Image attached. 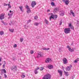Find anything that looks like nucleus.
Here are the masks:
<instances>
[{"label":"nucleus","mask_w":79,"mask_h":79,"mask_svg":"<svg viewBox=\"0 0 79 79\" xmlns=\"http://www.w3.org/2000/svg\"><path fill=\"white\" fill-rule=\"evenodd\" d=\"M64 71L65 74L66 76L68 77L69 76V73L68 72H66L64 70Z\"/></svg>","instance_id":"nucleus-15"},{"label":"nucleus","mask_w":79,"mask_h":79,"mask_svg":"<svg viewBox=\"0 0 79 79\" xmlns=\"http://www.w3.org/2000/svg\"><path fill=\"white\" fill-rule=\"evenodd\" d=\"M9 9V8H7V11H8V10Z\"/></svg>","instance_id":"nucleus-60"},{"label":"nucleus","mask_w":79,"mask_h":79,"mask_svg":"<svg viewBox=\"0 0 79 79\" xmlns=\"http://www.w3.org/2000/svg\"><path fill=\"white\" fill-rule=\"evenodd\" d=\"M9 25H10V26H11V24H10V23L9 24Z\"/></svg>","instance_id":"nucleus-62"},{"label":"nucleus","mask_w":79,"mask_h":79,"mask_svg":"<svg viewBox=\"0 0 79 79\" xmlns=\"http://www.w3.org/2000/svg\"><path fill=\"white\" fill-rule=\"evenodd\" d=\"M4 76L5 78H6V77H7V76L6 75V74H4Z\"/></svg>","instance_id":"nucleus-40"},{"label":"nucleus","mask_w":79,"mask_h":79,"mask_svg":"<svg viewBox=\"0 0 79 79\" xmlns=\"http://www.w3.org/2000/svg\"><path fill=\"white\" fill-rule=\"evenodd\" d=\"M65 69L66 71H70V70L71 69H70L69 67L68 66L67 67L65 68Z\"/></svg>","instance_id":"nucleus-17"},{"label":"nucleus","mask_w":79,"mask_h":79,"mask_svg":"<svg viewBox=\"0 0 79 79\" xmlns=\"http://www.w3.org/2000/svg\"><path fill=\"white\" fill-rule=\"evenodd\" d=\"M23 7L22 6H19V8L20 9L21 11H23V10H22V9H23Z\"/></svg>","instance_id":"nucleus-27"},{"label":"nucleus","mask_w":79,"mask_h":79,"mask_svg":"<svg viewBox=\"0 0 79 79\" xmlns=\"http://www.w3.org/2000/svg\"><path fill=\"white\" fill-rule=\"evenodd\" d=\"M1 65H2V63H0V66H1Z\"/></svg>","instance_id":"nucleus-59"},{"label":"nucleus","mask_w":79,"mask_h":79,"mask_svg":"<svg viewBox=\"0 0 79 79\" xmlns=\"http://www.w3.org/2000/svg\"><path fill=\"white\" fill-rule=\"evenodd\" d=\"M23 40H24V39L23 38H20V41L21 42H22L23 41Z\"/></svg>","instance_id":"nucleus-35"},{"label":"nucleus","mask_w":79,"mask_h":79,"mask_svg":"<svg viewBox=\"0 0 79 79\" xmlns=\"http://www.w3.org/2000/svg\"><path fill=\"white\" fill-rule=\"evenodd\" d=\"M13 60L14 61H15V57H13Z\"/></svg>","instance_id":"nucleus-44"},{"label":"nucleus","mask_w":79,"mask_h":79,"mask_svg":"<svg viewBox=\"0 0 79 79\" xmlns=\"http://www.w3.org/2000/svg\"><path fill=\"white\" fill-rule=\"evenodd\" d=\"M11 69L13 71H16V70H17V67L16 66H13L11 68Z\"/></svg>","instance_id":"nucleus-6"},{"label":"nucleus","mask_w":79,"mask_h":79,"mask_svg":"<svg viewBox=\"0 0 79 79\" xmlns=\"http://www.w3.org/2000/svg\"><path fill=\"white\" fill-rule=\"evenodd\" d=\"M8 8H11V6L10 5V4H8Z\"/></svg>","instance_id":"nucleus-28"},{"label":"nucleus","mask_w":79,"mask_h":79,"mask_svg":"<svg viewBox=\"0 0 79 79\" xmlns=\"http://www.w3.org/2000/svg\"><path fill=\"white\" fill-rule=\"evenodd\" d=\"M4 64L3 65V68H5V64H6V62L5 61H4Z\"/></svg>","instance_id":"nucleus-26"},{"label":"nucleus","mask_w":79,"mask_h":79,"mask_svg":"<svg viewBox=\"0 0 79 79\" xmlns=\"http://www.w3.org/2000/svg\"><path fill=\"white\" fill-rule=\"evenodd\" d=\"M62 48H59V52H62Z\"/></svg>","instance_id":"nucleus-24"},{"label":"nucleus","mask_w":79,"mask_h":79,"mask_svg":"<svg viewBox=\"0 0 79 79\" xmlns=\"http://www.w3.org/2000/svg\"><path fill=\"white\" fill-rule=\"evenodd\" d=\"M0 79H1V76H0Z\"/></svg>","instance_id":"nucleus-63"},{"label":"nucleus","mask_w":79,"mask_h":79,"mask_svg":"<svg viewBox=\"0 0 79 79\" xmlns=\"http://www.w3.org/2000/svg\"><path fill=\"white\" fill-rule=\"evenodd\" d=\"M36 38H37V39H39V36H37V37H36Z\"/></svg>","instance_id":"nucleus-55"},{"label":"nucleus","mask_w":79,"mask_h":79,"mask_svg":"<svg viewBox=\"0 0 79 79\" xmlns=\"http://www.w3.org/2000/svg\"><path fill=\"white\" fill-rule=\"evenodd\" d=\"M31 21V20H29L27 21V24L29 23H30Z\"/></svg>","instance_id":"nucleus-38"},{"label":"nucleus","mask_w":79,"mask_h":79,"mask_svg":"<svg viewBox=\"0 0 79 79\" xmlns=\"http://www.w3.org/2000/svg\"><path fill=\"white\" fill-rule=\"evenodd\" d=\"M1 22L2 23H3L4 26H6L7 25H8V24L7 23L4 22V21H1Z\"/></svg>","instance_id":"nucleus-16"},{"label":"nucleus","mask_w":79,"mask_h":79,"mask_svg":"<svg viewBox=\"0 0 79 79\" xmlns=\"http://www.w3.org/2000/svg\"><path fill=\"white\" fill-rule=\"evenodd\" d=\"M58 72L60 74V77H61L62 76V75L63 74V71L61 70L60 69L58 70Z\"/></svg>","instance_id":"nucleus-7"},{"label":"nucleus","mask_w":79,"mask_h":79,"mask_svg":"<svg viewBox=\"0 0 79 79\" xmlns=\"http://www.w3.org/2000/svg\"><path fill=\"white\" fill-rule=\"evenodd\" d=\"M49 11H50V10H47V12H49Z\"/></svg>","instance_id":"nucleus-56"},{"label":"nucleus","mask_w":79,"mask_h":79,"mask_svg":"<svg viewBox=\"0 0 79 79\" xmlns=\"http://www.w3.org/2000/svg\"><path fill=\"white\" fill-rule=\"evenodd\" d=\"M60 16H64V12L63 10L60 11Z\"/></svg>","instance_id":"nucleus-10"},{"label":"nucleus","mask_w":79,"mask_h":79,"mask_svg":"<svg viewBox=\"0 0 79 79\" xmlns=\"http://www.w3.org/2000/svg\"><path fill=\"white\" fill-rule=\"evenodd\" d=\"M55 0H52V1H54Z\"/></svg>","instance_id":"nucleus-61"},{"label":"nucleus","mask_w":79,"mask_h":79,"mask_svg":"<svg viewBox=\"0 0 79 79\" xmlns=\"http://www.w3.org/2000/svg\"><path fill=\"white\" fill-rule=\"evenodd\" d=\"M40 69V68L39 67H38L37 69H36V70H38V69Z\"/></svg>","instance_id":"nucleus-46"},{"label":"nucleus","mask_w":79,"mask_h":79,"mask_svg":"<svg viewBox=\"0 0 79 79\" xmlns=\"http://www.w3.org/2000/svg\"><path fill=\"white\" fill-rule=\"evenodd\" d=\"M51 4L52 6H55V3H54V2H51Z\"/></svg>","instance_id":"nucleus-29"},{"label":"nucleus","mask_w":79,"mask_h":79,"mask_svg":"<svg viewBox=\"0 0 79 79\" xmlns=\"http://www.w3.org/2000/svg\"><path fill=\"white\" fill-rule=\"evenodd\" d=\"M37 18H38V17H37V16H36L34 17L35 19H37Z\"/></svg>","instance_id":"nucleus-37"},{"label":"nucleus","mask_w":79,"mask_h":79,"mask_svg":"<svg viewBox=\"0 0 79 79\" xmlns=\"http://www.w3.org/2000/svg\"><path fill=\"white\" fill-rule=\"evenodd\" d=\"M65 4L67 5H68L69 3V0H66L65 2Z\"/></svg>","instance_id":"nucleus-18"},{"label":"nucleus","mask_w":79,"mask_h":79,"mask_svg":"<svg viewBox=\"0 0 79 79\" xmlns=\"http://www.w3.org/2000/svg\"><path fill=\"white\" fill-rule=\"evenodd\" d=\"M31 54H33L34 53V51L33 50H31L30 51Z\"/></svg>","instance_id":"nucleus-36"},{"label":"nucleus","mask_w":79,"mask_h":79,"mask_svg":"<svg viewBox=\"0 0 79 79\" xmlns=\"http://www.w3.org/2000/svg\"><path fill=\"white\" fill-rule=\"evenodd\" d=\"M62 1L64 2H66V0H62Z\"/></svg>","instance_id":"nucleus-54"},{"label":"nucleus","mask_w":79,"mask_h":79,"mask_svg":"<svg viewBox=\"0 0 79 79\" xmlns=\"http://www.w3.org/2000/svg\"><path fill=\"white\" fill-rule=\"evenodd\" d=\"M21 77H22L23 78H24V77H26V76H25V75H24L22 74L21 76Z\"/></svg>","instance_id":"nucleus-33"},{"label":"nucleus","mask_w":79,"mask_h":79,"mask_svg":"<svg viewBox=\"0 0 79 79\" xmlns=\"http://www.w3.org/2000/svg\"><path fill=\"white\" fill-rule=\"evenodd\" d=\"M38 56H37V58H40V57H41L42 56V52H38Z\"/></svg>","instance_id":"nucleus-8"},{"label":"nucleus","mask_w":79,"mask_h":79,"mask_svg":"<svg viewBox=\"0 0 79 79\" xmlns=\"http://www.w3.org/2000/svg\"><path fill=\"white\" fill-rule=\"evenodd\" d=\"M9 12H10V13H12V11H11V10H10Z\"/></svg>","instance_id":"nucleus-52"},{"label":"nucleus","mask_w":79,"mask_h":79,"mask_svg":"<svg viewBox=\"0 0 79 79\" xmlns=\"http://www.w3.org/2000/svg\"><path fill=\"white\" fill-rule=\"evenodd\" d=\"M78 24L79 25V23H78Z\"/></svg>","instance_id":"nucleus-64"},{"label":"nucleus","mask_w":79,"mask_h":79,"mask_svg":"<svg viewBox=\"0 0 79 79\" xmlns=\"http://www.w3.org/2000/svg\"><path fill=\"white\" fill-rule=\"evenodd\" d=\"M35 5H36V2L35 1L32 2L31 5V6L32 8H34V7L35 6Z\"/></svg>","instance_id":"nucleus-5"},{"label":"nucleus","mask_w":79,"mask_h":79,"mask_svg":"<svg viewBox=\"0 0 79 79\" xmlns=\"http://www.w3.org/2000/svg\"><path fill=\"white\" fill-rule=\"evenodd\" d=\"M35 74H37L38 73V72H37V69H35Z\"/></svg>","instance_id":"nucleus-32"},{"label":"nucleus","mask_w":79,"mask_h":79,"mask_svg":"<svg viewBox=\"0 0 79 79\" xmlns=\"http://www.w3.org/2000/svg\"><path fill=\"white\" fill-rule=\"evenodd\" d=\"M10 31L11 32H13L14 31V29H9Z\"/></svg>","instance_id":"nucleus-30"},{"label":"nucleus","mask_w":79,"mask_h":79,"mask_svg":"<svg viewBox=\"0 0 79 79\" xmlns=\"http://www.w3.org/2000/svg\"><path fill=\"white\" fill-rule=\"evenodd\" d=\"M70 13H71V14H72V15L73 16H74H74H75V14L74 13V12H73V11L72 10H71L70 11Z\"/></svg>","instance_id":"nucleus-20"},{"label":"nucleus","mask_w":79,"mask_h":79,"mask_svg":"<svg viewBox=\"0 0 79 79\" xmlns=\"http://www.w3.org/2000/svg\"><path fill=\"white\" fill-rule=\"evenodd\" d=\"M44 69V67H41L40 69V71H42V70H43Z\"/></svg>","instance_id":"nucleus-31"},{"label":"nucleus","mask_w":79,"mask_h":79,"mask_svg":"<svg viewBox=\"0 0 79 79\" xmlns=\"http://www.w3.org/2000/svg\"><path fill=\"white\" fill-rule=\"evenodd\" d=\"M1 74L2 75H3V72H2V71H1Z\"/></svg>","instance_id":"nucleus-53"},{"label":"nucleus","mask_w":79,"mask_h":79,"mask_svg":"<svg viewBox=\"0 0 79 79\" xmlns=\"http://www.w3.org/2000/svg\"><path fill=\"white\" fill-rule=\"evenodd\" d=\"M73 45V43L71 44V45Z\"/></svg>","instance_id":"nucleus-58"},{"label":"nucleus","mask_w":79,"mask_h":79,"mask_svg":"<svg viewBox=\"0 0 79 79\" xmlns=\"http://www.w3.org/2000/svg\"><path fill=\"white\" fill-rule=\"evenodd\" d=\"M62 69H63V70H64V67L62 66Z\"/></svg>","instance_id":"nucleus-50"},{"label":"nucleus","mask_w":79,"mask_h":79,"mask_svg":"<svg viewBox=\"0 0 79 79\" xmlns=\"http://www.w3.org/2000/svg\"><path fill=\"white\" fill-rule=\"evenodd\" d=\"M77 60H74V63H77Z\"/></svg>","instance_id":"nucleus-45"},{"label":"nucleus","mask_w":79,"mask_h":79,"mask_svg":"<svg viewBox=\"0 0 79 79\" xmlns=\"http://www.w3.org/2000/svg\"><path fill=\"white\" fill-rule=\"evenodd\" d=\"M51 59L49 58H48L46 60L45 62L46 63H49V62L50 61H51Z\"/></svg>","instance_id":"nucleus-12"},{"label":"nucleus","mask_w":79,"mask_h":79,"mask_svg":"<svg viewBox=\"0 0 79 79\" xmlns=\"http://www.w3.org/2000/svg\"><path fill=\"white\" fill-rule=\"evenodd\" d=\"M76 60H77V61H79V58H77V59H76Z\"/></svg>","instance_id":"nucleus-47"},{"label":"nucleus","mask_w":79,"mask_h":79,"mask_svg":"<svg viewBox=\"0 0 79 79\" xmlns=\"http://www.w3.org/2000/svg\"><path fill=\"white\" fill-rule=\"evenodd\" d=\"M72 79H74V77L73 76H72Z\"/></svg>","instance_id":"nucleus-51"},{"label":"nucleus","mask_w":79,"mask_h":79,"mask_svg":"<svg viewBox=\"0 0 79 79\" xmlns=\"http://www.w3.org/2000/svg\"><path fill=\"white\" fill-rule=\"evenodd\" d=\"M63 62L64 64H67L68 60L66 58H64L63 60Z\"/></svg>","instance_id":"nucleus-9"},{"label":"nucleus","mask_w":79,"mask_h":79,"mask_svg":"<svg viewBox=\"0 0 79 79\" xmlns=\"http://www.w3.org/2000/svg\"><path fill=\"white\" fill-rule=\"evenodd\" d=\"M59 10V9L58 8H55L54 10V11L56 13L57 11H58Z\"/></svg>","instance_id":"nucleus-19"},{"label":"nucleus","mask_w":79,"mask_h":79,"mask_svg":"<svg viewBox=\"0 0 79 79\" xmlns=\"http://www.w3.org/2000/svg\"><path fill=\"white\" fill-rule=\"evenodd\" d=\"M70 68H72V65L71 64L70 65Z\"/></svg>","instance_id":"nucleus-49"},{"label":"nucleus","mask_w":79,"mask_h":79,"mask_svg":"<svg viewBox=\"0 0 79 79\" xmlns=\"http://www.w3.org/2000/svg\"><path fill=\"white\" fill-rule=\"evenodd\" d=\"M16 47H17V45L16 44H15L14 45V48H16Z\"/></svg>","instance_id":"nucleus-39"},{"label":"nucleus","mask_w":79,"mask_h":79,"mask_svg":"<svg viewBox=\"0 0 79 79\" xmlns=\"http://www.w3.org/2000/svg\"><path fill=\"white\" fill-rule=\"evenodd\" d=\"M43 50H50V48H48L47 49L45 48H44L43 49Z\"/></svg>","instance_id":"nucleus-25"},{"label":"nucleus","mask_w":79,"mask_h":79,"mask_svg":"<svg viewBox=\"0 0 79 79\" xmlns=\"http://www.w3.org/2000/svg\"><path fill=\"white\" fill-rule=\"evenodd\" d=\"M51 16L49 17L50 21H51V20L52 19H55V17L54 16L55 15H53V13H51Z\"/></svg>","instance_id":"nucleus-4"},{"label":"nucleus","mask_w":79,"mask_h":79,"mask_svg":"<svg viewBox=\"0 0 79 79\" xmlns=\"http://www.w3.org/2000/svg\"><path fill=\"white\" fill-rule=\"evenodd\" d=\"M48 69H52L53 68V66L52 65H48Z\"/></svg>","instance_id":"nucleus-13"},{"label":"nucleus","mask_w":79,"mask_h":79,"mask_svg":"<svg viewBox=\"0 0 79 79\" xmlns=\"http://www.w3.org/2000/svg\"><path fill=\"white\" fill-rule=\"evenodd\" d=\"M0 61H2V59H1V58H0Z\"/></svg>","instance_id":"nucleus-57"},{"label":"nucleus","mask_w":79,"mask_h":79,"mask_svg":"<svg viewBox=\"0 0 79 79\" xmlns=\"http://www.w3.org/2000/svg\"><path fill=\"white\" fill-rule=\"evenodd\" d=\"M61 24H62V21L60 20V26H61Z\"/></svg>","instance_id":"nucleus-41"},{"label":"nucleus","mask_w":79,"mask_h":79,"mask_svg":"<svg viewBox=\"0 0 79 79\" xmlns=\"http://www.w3.org/2000/svg\"><path fill=\"white\" fill-rule=\"evenodd\" d=\"M69 26L70 28L71 29H72V30H74V27H73V26H72L71 23H70L69 24Z\"/></svg>","instance_id":"nucleus-14"},{"label":"nucleus","mask_w":79,"mask_h":79,"mask_svg":"<svg viewBox=\"0 0 79 79\" xmlns=\"http://www.w3.org/2000/svg\"><path fill=\"white\" fill-rule=\"evenodd\" d=\"M3 34H4V32L3 31H0V35H2Z\"/></svg>","instance_id":"nucleus-22"},{"label":"nucleus","mask_w":79,"mask_h":79,"mask_svg":"<svg viewBox=\"0 0 79 79\" xmlns=\"http://www.w3.org/2000/svg\"><path fill=\"white\" fill-rule=\"evenodd\" d=\"M7 5H8V4H6L5 3H4V6H7Z\"/></svg>","instance_id":"nucleus-43"},{"label":"nucleus","mask_w":79,"mask_h":79,"mask_svg":"<svg viewBox=\"0 0 79 79\" xmlns=\"http://www.w3.org/2000/svg\"><path fill=\"white\" fill-rule=\"evenodd\" d=\"M39 24V23H34V25L35 26H38Z\"/></svg>","instance_id":"nucleus-21"},{"label":"nucleus","mask_w":79,"mask_h":79,"mask_svg":"<svg viewBox=\"0 0 79 79\" xmlns=\"http://www.w3.org/2000/svg\"><path fill=\"white\" fill-rule=\"evenodd\" d=\"M2 71L4 72V73H6V70H5V69H2Z\"/></svg>","instance_id":"nucleus-34"},{"label":"nucleus","mask_w":79,"mask_h":79,"mask_svg":"<svg viewBox=\"0 0 79 79\" xmlns=\"http://www.w3.org/2000/svg\"><path fill=\"white\" fill-rule=\"evenodd\" d=\"M4 18H5V16H4V15L3 14L1 15H0V19L2 20V19H3Z\"/></svg>","instance_id":"nucleus-11"},{"label":"nucleus","mask_w":79,"mask_h":79,"mask_svg":"<svg viewBox=\"0 0 79 79\" xmlns=\"http://www.w3.org/2000/svg\"><path fill=\"white\" fill-rule=\"evenodd\" d=\"M26 8L27 10V13H30L31 12V10L30 8L29 7V6H28V5H27L26 6Z\"/></svg>","instance_id":"nucleus-2"},{"label":"nucleus","mask_w":79,"mask_h":79,"mask_svg":"<svg viewBox=\"0 0 79 79\" xmlns=\"http://www.w3.org/2000/svg\"><path fill=\"white\" fill-rule=\"evenodd\" d=\"M71 31L70 28H66L64 29V32L65 34H69Z\"/></svg>","instance_id":"nucleus-1"},{"label":"nucleus","mask_w":79,"mask_h":79,"mask_svg":"<svg viewBox=\"0 0 79 79\" xmlns=\"http://www.w3.org/2000/svg\"><path fill=\"white\" fill-rule=\"evenodd\" d=\"M67 48H68V50L70 52H74V49H73V48L71 49V48L69 47V45H67Z\"/></svg>","instance_id":"nucleus-3"},{"label":"nucleus","mask_w":79,"mask_h":79,"mask_svg":"<svg viewBox=\"0 0 79 79\" xmlns=\"http://www.w3.org/2000/svg\"><path fill=\"white\" fill-rule=\"evenodd\" d=\"M55 17V18H56H56H57V15H54Z\"/></svg>","instance_id":"nucleus-48"},{"label":"nucleus","mask_w":79,"mask_h":79,"mask_svg":"<svg viewBox=\"0 0 79 79\" xmlns=\"http://www.w3.org/2000/svg\"><path fill=\"white\" fill-rule=\"evenodd\" d=\"M8 16H12L13 15V13H12L11 14H10L9 13H8Z\"/></svg>","instance_id":"nucleus-42"},{"label":"nucleus","mask_w":79,"mask_h":79,"mask_svg":"<svg viewBox=\"0 0 79 79\" xmlns=\"http://www.w3.org/2000/svg\"><path fill=\"white\" fill-rule=\"evenodd\" d=\"M44 21L46 24H48V21H47L46 19H45Z\"/></svg>","instance_id":"nucleus-23"}]
</instances>
